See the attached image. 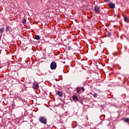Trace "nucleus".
<instances>
[{"instance_id": "obj_1", "label": "nucleus", "mask_w": 129, "mask_h": 129, "mask_svg": "<svg viewBox=\"0 0 129 129\" xmlns=\"http://www.w3.org/2000/svg\"><path fill=\"white\" fill-rule=\"evenodd\" d=\"M39 120L41 123H43V124H47V119L45 117H39Z\"/></svg>"}, {"instance_id": "obj_2", "label": "nucleus", "mask_w": 129, "mask_h": 129, "mask_svg": "<svg viewBox=\"0 0 129 129\" xmlns=\"http://www.w3.org/2000/svg\"><path fill=\"white\" fill-rule=\"evenodd\" d=\"M57 68V63L55 61H52L50 64V69L51 70H55Z\"/></svg>"}, {"instance_id": "obj_3", "label": "nucleus", "mask_w": 129, "mask_h": 129, "mask_svg": "<svg viewBox=\"0 0 129 129\" xmlns=\"http://www.w3.org/2000/svg\"><path fill=\"white\" fill-rule=\"evenodd\" d=\"M100 10V7H98V6H95V12L96 14H99V13H100V11H99Z\"/></svg>"}, {"instance_id": "obj_4", "label": "nucleus", "mask_w": 129, "mask_h": 129, "mask_svg": "<svg viewBox=\"0 0 129 129\" xmlns=\"http://www.w3.org/2000/svg\"><path fill=\"white\" fill-rule=\"evenodd\" d=\"M33 88L34 89H38L39 88V84H38V82H35L33 83Z\"/></svg>"}, {"instance_id": "obj_5", "label": "nucleus", "mask_w": 129, "mask_h": 129, "mask_svg": "<svg viewBox=\"0 0 129 129\" xmlns=\"http://www.w3.org/2000/svg\"><path fill=\"white\" fill-rule=\"evenodd\" d=\"M72 98L73 100L75 102H77V101H78V97H77L76 95H73Z\"/></svg>"}, {"instance_id": "obj_6", "label": "nucleus", "mask_w": 129, "mask_h": 129, "mask_svg": "<svg viewBox=\"0 0 129 129\" xmlns=\"http://www.w3.org/2000/svg\"><path fill=\"white\" fill-rule=\"evenodd\" d=\"M57 94L58 95V96H60V97H63V93H62L61 91H58Z\"/></svg>"}, {"instance_id": "obj_7", "label": "nucleus", "mask_w": 129, "mask_h": 129, "mask_svg": "<svg viewBox=\"0 0 129 129\" xmlns=\"http://www.w3.org/2000/svg\"><path fill=\"white\" fill-rule=\"evenodd\" d=\"M108 6H109L110 9H113V4L112 2H110L108 4Z\"/></svg>"}, {"instance_id": "obj_8", "label": "nucleus", "mask_w": 129, "mask_h": 129, "mask_svg": "<svg viewBox=\"0 0 129 129\" xmlns=\"http://www.w3.org/2000/svg\"><path fill=\"white\" fill-rule=\"evenodd\" d=\"M4 31H5V27H2V28H1L0 29V33L1 34H3V33H4Z\"/></svg>"}, {"instance_id": "obj_9", "label": "nucleus", "mask_w": 129, "mask_h": 129, "mask_svg": "<svg viewBox=\"0 0 129 129\" xmlns=\"http://www.w3.org/2000/svg\"><path fill=\"white\" fill-rule=\"evenodd\" d=\"M35 39L36 40H40V36H39V35H36V36H35Z\"/></svg>"}, {"instance_id": "obj_10", "label": "nucleus", "mask_w": 129, "mask_h": 129, "mask_svg": "<svg viewBox=\"0 0 129 129\" xmlns=\"http://www.w3.org/2000/svg\"><path fill=\"white\" fill-rule=\"evenodd\" d=\"M124 122H126V123H128V122H129V118H126L124 119Z\"/></svg>"}, {"instance_id": "obj_11", "label": "nucleus", "mask_w": 129, "mask_h": 129, "mask_svg": "<svg viewBox=\"0 0 129 129\" xmlns=\"http://www.w3.org/2000/svg\"><path fill=\"white\" fill-rule=\"evenodd\" d=\"M124 20L125 22H128V18H127V17H124Z\"/></svg>"}, {"instance_id": "obj_12", "label": "nucleus", "mask_w": 129, "mask_h": 129, "mask_svg": "<svg viewBox=\"0 0 129 129\" xmlns=\"http://www.w3.org/2000/svg\"><path fill=\"white\" fill-rule=\"evenodd\" d=\"M6 32H9V31H10V28L9 27H6Z\"/></svg>"}, {"instance_id": "obj_13", "label": "nucleus", "mask_w": 129, "mask_h": 129, "mask_svg": "<svg viewBox=\"0 0 129 129\" xmlns=\"http://www.w3.org/2000/svg\"><path fill=\"white\" fill-rule=\"evenodd\" d=\"M97 93H95V94H93V96L94 97H95V98H96V97H97Z\"/></svg>"}, {"instance_id": "obj_14", "label": "nucleus", "mask_w": 129, "mask_h": 129, "mask_svg": "<svg viewBox=\"0 0 129 129\" xmlns=\"http://www.w3.org/2000/svg\"><path fill=\"white\" fill-rule=\"evenodd\" d=\"M107 36L108 37H110L111 36V34L110 33V32L107 33Z\"/></svg>"}, {"instance_id": "obj_15", "label": "nucleus", "mask_w": 129, "mask_h": 129, "mask_svg": "<svg viewBox=\"0 0 129 129\" xmlns=\"http://www.w3.org/2000/svg\"><path fill=\"white\" fill-rule=\"evenodd\" d=\"M76 90H77V93H79V88L78 87L76 88Z\"/></svg>"}, {"instance_id": "obj_16", "label": "nucleus", "mask_w": 129, "mask_h": 129, "mask_svg": "<svg viewBox=\"0 0 129 129\" xmlns=\"http://www.w3.org/2000/svg\"><path fill=\"white\" fill-rule=\"evenodd\" d=\"M81 90H82V91L83 92H84V91H85V89H84V88H83V87L81 88Z\"/></svg>"}, {"instance_id": "obj_17", "label": "nucleus", "mask_w": 129, "mask_h": 129, "mask_svg": "<svg viewBox=\"0 0 129 129\" xmlns=\"http://www.w3.org/2000/svg\"><path fill=\"white\" fill-rule=\"evenodd\" d=\"M22 23H23V24H26V19H24V20H23V21H22Z\"/></svg>"}, {"instance_id": "obj_18", "label": "nucleus", "mask_w": 129, "mask_h": 129, "mask_svg": "<svg viewBox=\"0 0 129 129\" xmlns=\"http://www.w3.org/2000/svg\"><path fill=\"white\" fill-rule=\"evenodd\" d=\"M105 2L108 3L109 2H110V0H105Z\"/></svg>"}, {"instance_id": "obj_19", "label": "nucleus", "mask_w": 129, "mask_h": 129, "mask_svg": "<svg viewBox=\"0 0 129 129\" xmlns=\"http://www.w3.org/2000/svg\"><path fill=\"white\" fill-rule=\"evenodd\" d=\"M70 49H71V48H70V46H68V50H70Z\"/></svg>"}, {"instance_id": "obj_20", "label": "nucleus", "mask_w": 129, "mask_h": 129, "mask_svg": "<svg viewBox=\"0 0 129 129\" xmlns=\"http://www.w3.org/2000/svg\"><path fill=\"white\" fill-rule=\"evenodd\" d=\"M115 4H114V8H115Z\"/></svg>"}, {"instance_id": "obj_21", "label": "nucleus", "mask_w": 129, "mask_h": 129, "mask_svg": "<svg viewBox=\"0 0 129 129\" xmlns=\"http://www.w3.org/2000/svg\"><path fill=\"white\" fill-rule=\"evenodd\" d=\"M82 1H85V0H82Z\"/></svg>"}, {"instance_id": "obj_22", "label": "nucleus", "mask_w": 129, "mask_h": 129, "mask_svg": "<svg viewBox=\"0 0 129 129\" xmlns=\"http://www.w3.org/2000/svg\"><path fill=\"white\" fill-rule=\"evenodd\" d=\"M97 129H99V128H97Z\"/></svg>"}]
</instances>
